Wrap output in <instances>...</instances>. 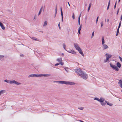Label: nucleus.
I'll return each instance as SVG.
<instances>
[{
	"mask_svg": "<svg viewBox=\"0 0 122 122\" xmlns=\"http://www.w3.org/2000/svg\"><path fill=\"white\" fill-rule=\"evenodd\" d=\"M75 72L77 73L78 75L80 76L81 78L85 80H86L88 78L87 74L84 73L81 69H76Z\"/></svg>",
	"mask_w": 122,
	"mask_h": 122,
	"instance_id": "nucleus-1",
	"label": "nucleus"
},
{
	"mask_svg": "<svg viewBox=\"0 0 122 122\" xmlns=\"http://www.w3.org/2000/svg\"><path fill=\"white\" fill-rule=\"evenodd\" d=\"M54 82L58 83L59 84H62L66 85H75V84L74 82H73L66 81H54Z\"/></svg>",
	"mask_w": 122,
	"mask_h": 122,
	"instance_id": "nucleus-2",
	"label": "nucleus"
},
{
	"mask_svg": "<svg viewBox=\"0 0 122 122\" xmlns=\"http://www.w3.org/2000/svg\"><path fill=\"white\" fill-rule=\"evenodd\" d=\"M9 83L10 84L14 83L17 85H19L21 84V83L18 82L15 80L9 81Z\"/></svg>",
	"mask_w": 122,
	"mask_h": 122,
	"instance_id": "nucleus-3",
	"label": "nucleus"
},
{
	"mask_svg": "<svg viewBox=\"0 0 122 122\" xmlns=\"http://www.w3.org/2000/svg\"><path fill=\"white\" fill-rule=\"evenodd\" d=\"M110 66L113 69L115 70L116 71H118L119 69L118 67L115 65H112L111 63H110Z\"/></svg>",
	"mask_w": 122,
	"mask_h": 122,
	"instance_id": "nucleus-4",
	"label": "nucleus"
},
{
	"mask_svg": "<svg viewBox=\"0 0 122 122\" xmlns=\"http://www.w3.org/2000/svg\"><path fill=\"white\" fill-rule=\"evenodd\" d=\"M74 47L76 50H78L79 49H80V48L79 47V45L77 43H74Z\"/></svg>",
	"mask_w": 122,
	"mask_h": 122,
	"instance_id": "nucleus-5",
	"label": "nucleus"
},
{
	"mask_svg": "<svg viewBox=\"0 0 122 122\" xmlns=\"http://www.w3.org/2000/svg\"><path fill=\"white\" fill-rule=\"evenodd\" d=\"M39 77V75L36 74H31L30 75L28 76V78H30L31 77Z\"/></svg>",
	"mask_w": 122,
	"mask_h": 122,
	"instance_id": "nucleus-6",
	"label": "nucleus"
},
{
	"mask_svg": "<svg viewBox=\"0 0 122 122\" xmlns=\"http://www.w3.org/2000/svg\"><path fill=\"white\" fill-rule=\"evenodd\" d=\"M51 76L50 74H41L39 75V77L45 76L47 77Z\"/></svg>",
	"mask_w": 122,
	"mask_h": 122,
	"instance_id": "nucleus-7",
	"label": "nucleus"
},
{
	"mask_svg": "<svg viewBox=\"0 0 122 122\" xmlns=\"http://www.w3.org/2000/svg\"><path fill=\"white\" fill-rule=\"evenodd\" d=\"M119 86L122 88V79L120 80L118 82Z\"/></svg>",
	"mask_w": 122,
	"mask_h": 122,
	"instance_id": "nucleus-8",
	"label": "nucleus"
},
{
	"mask_svg": "<svg viewBox=\"0 0 122 122\" xmlns=\"http://www.w3.org/2000/svg\"><path fill=\"white\" fill-rule=\"evenodd\" d=\"M77 50L78 51L79 53L81 54L82 56H84V54L81 48H80V49H79Z\"/></svg>",
	"mask_w": 122,
	"mask_h": 122,
	"instance_id": "nucleus-9",
	"label": "nucleus"
},
{
	"mask_svg": "<svg viewBox=\"0 0 122 122\" xmlns=\"http://www.w3.org/2000/svg\"><path fill=\"white\" fill-rule=\"evenodd\" d=\"M67 51L70 53H71L72 54H75L76 52L74 50H70L69 51Z\"/></svg>",
	"mask_w": 122,
	"mask_h": 122,
	"instance_id": "nucleus-10",
	"label": "nucleus"
},
{
	"mask_svg": "<svg viewBox=\"0 0 122 122\" xmlns=\"http://www.w3.org/2000/svg\"><path fill=\"white\" fill-rule=\"evenodd\" d=\"M61 21L62 22H63V13L61 7Z\"/></svg>",
	"mask_w": 122,
	"mask_h": 122,
	"instance_id": "nucleus-11",
	"label": "nucleus"
},
{
	"mask_svg": "<svg viewBox=\"0 0 122 122\" xmlns=\"http://www.w3.org/2000/svg\"><path fill=\"white\" fill-rule=\"evenodd\" d=\"M112 55L109 54H107V62L108 61V60L109 58H111Z\"/></svg>",
	"mask_w": 122,
	"mask_h": 122,
	"instance_id": "nucleus-12",
	"label": "nucleus"
},
{
	"mask_svg": "<svg viewBox=\"0 0 122 122\" xmlns=\"http://www.w3.org/2000/svg\"><path fill=\"white\" fill-rule=\"evenodd\" d=\"M105 100V99L104 98L101 97L100 99H99V102H100V103H101L102 102H103Z\"/></svg>",
	"mask_w": 122,
	"mask_h": 122,
	"instance_id": "nucleus-13",
	"label": "nucleus"
},
{
	"mask_svg": "<svg viewBox=\"0 0 122 122\" xmlns=\"http://www.w3.org/2000/svg\"><path fill=\"white\" fill-rule=\"evenodd\" d=\"M0 26L3 30H4L5 29V27L2 23L0 25Z\"/></svg>",
	"mask_w": 122,
	"mask_h": 122,
	"instance_id": "nucleus-14",
	"label": "nucleus"
},
{
	"mask_svg": "<svg viewBox=\"0 0 122 122\" xmlns=\"http://www.w3.org/2000/svg\"><path fill=\"white\" fill-rule=\"evenodd\" d=\"M103 50H104L107 48V45L106 44H103L102 46Z\"/></svg>",
	"mask_w": 122,
	"mask_h": 122,
	"instance_id": "nucleus-15",
	"label": "nucleus"
},
{
	"mask_svg": "<svg viewBox=\"0 0 122 122\" xmlns=\"http://www.w3.org/2000/svg\"><path fill=\"white\" fill-rule=\"evenodd\" d=\"M81 13L80 14V15L78 17V25H79L80 24V18L81 16Z\"/></svg>",
	"mask_w": 122,
	"mask_h": 122,
	"instance_id": "nucleus-16",
	"label": "nucleus"
},
{
	"mask_svg": "<svg viewBox=\"0 0 122 122\" xmlns=\"http://www.w3.org/2000/svg\"><path fill=\"white\" fill-rule=\"evenodd\" d=\"M43 7V6H42L41 7V9L39 11L38 13V15H40V14H41V13L42 11V10Z\"/></svg>",
	"mask_w": 122,
	"mask_h": 122,
	"instance_id": "nucleus-17",
	"label": "nucleus"
},
{
	"mask_svg": "<svg viewBox=\"0 0 122 122\" xmlns=\"http://www.w3.org/2000/svg\"><path fill=\"white\" fill-rule=\"evenodd\" d=\"M56 61L58 62H61L62 61V59L61 58V57L60 58H59L57 59Z\"/></svg>",
	"mask_w": 122,
	"mask_h": 122,
	"instance_id": "nucleus-18",
	"label": "nucleus"
},
{
	"mask_svg": "<svg viewBox=\"0 0 122 122\" xmlns=\"http://www.w3.org/2000/svg\"><path fill=\"white\" fill-rule=\"evenodd\" d=\"M47 21H45L44 22V24L43 26H47Z\"/></svg>",
	"mask_w": 122,
	"mask_h": 122,
	"instance_id": "nucleus-19",
	"label": "nucleus"
},
{
	"mask_svg": "<svg viewBox=\"0 0 122 122\" xmlns=\"http://www.w3.org/2000/svg\"><path fill=\"white\" fill-rule=\"evenodd\" d=\"M102 45L104 44L105 43V42H104V37L103 36L102 37Z\"/></svg>",
	"mask_w": 122,
	"mask_h": 122,
	"instance_id": "nucleus-20",
	"label": "nucleus"
},
{
	"mask_svg": "<svg viewBox=\"0 0 122 122\" xmlns=\"http://www.w3.org/2000/svg\"><path fill=\"white\" fill-rule=\"evenodd\" d=\"M117 66L119 68H120L121 67V64L119 62H117Z\"/></svg>",
	"mask_w": 122,
	"mask_h": 122,
	"instance_id": "nucleus-21",
	"label": "nucleus"
},
{
	"mask_svg": "<svg viewBox=\"0 0 122 122\" xmlns=\"http://www.w3.org/2000/svg\"><path fill=\"white\" fill-rule=\"evenodd\" d=\"M119 32V29L117 28V33L116 34V36H117L118 35V33Z\"/></svg>",
	"mask_w": 122,
	"mask_h": 122,
	"instance_id": "nucleus-22",
	"label": "nucleus"
},
{
	"mask_svg": "<svg viewBox=\"0 0 122 122\" xmlns=\"http://www.w3.org/2000/svg\"><path fill=\"white\" fill-rule=\"evenodd\" d=\"M64 69L66 71V72H68L69 70H68V67H66L64 68Z\"/></svg>",
	"mask_w": 122,
	"mask_h": 122,
	"instance_id": "nucleus-23",
	"label": "nucleus"
},
{
	"mask_svg": "<svg viewBox=\"0 0 122 122\" xmlns=\"http://www.w3.org/2000/svg\"><path fill=\"white\" fill-rule=\"evenodd\" d=\"M107 105L111 106L113 105V104L112 103H109L107 102Z\"/></svg>",
	"mask_w": 122,
	"mask_h": 122,
	"instance_id": "nucleus-24",
	"label": "nucleus"
},
{
	"mask_svg": "<svg viewBox=\"0 0 122 122\" xmlns=\"http://www.w3.org/2000/svg\"><path fill=\"white\" fill-rule=\"evenodd\" d=\"M102 106H105L106 105V104L105 103L103 102L100 103Z\"/></svg>",
	"mask_w": 122,
	"mask_h": 122,
	"instance_id": "nucleus-25",
	"label": "nucleus"
},
{
	"mask_svg": "<svg viewBox=\"0 0 122 122\" xmlns=\"http://www.w3.org/2000/svg\"><path fill=\"white\" fill-rule=\"evenodd\" d=\"M4 91L3 90H2L1 91H0V95L2 94L4 92Z\"/></svg>",
	"mask_w": 122,
	"mask_h": 122,
	"instance_id": "nucleus-26",
	"label": "nucleus"
},
{
	"mask_svg": "<svg viewBox=\"0 0 122 122\" xmlns=\"http://www.w3.org/2000/svg\"><path fill=\"white\" fill-rule=\"evenodd\" d=\"M91 3H90V4H89V7H88V11H89L90 10V8L91 7Z\"/></svg>",
	"mask_w": 122,
	"mask_h": 122,
	"instance_id": "nucleus-27",
	"label": "nucleus"
},
{
	"mask_svg": "<svg viewBox=\"0 0 122 122\" xmlns=\"http://www.w3.org/2000/svg\"><path fill=\"white\" fill-rule=\"evenodd\" d=\"M31 38L33 40H34L35 41H37L38 40L37 39H36V38L34 37H32Z\"/></svg>",
	"mask_w": 122,
	"mask_h": 122,
	"instance_id": "nucleus-28",
	"label": "nucleus"
},
{
	"mask_svg": "<svg viewBox=\"0 0 122 122\" xmlns=\"http://www.w3.org/2000/svg\"><path fill=\"white\" fill-rule=\"evenodd\" d=\"M94 99L95 100H97L99 101V99L97 97H95L94 98Z\"/></svg>",
	"mask_w": 122,
	"mask_h": 122,
	"instance_id": "nucleus-29",
	"label": "nucleus"
},
{
	"mask_svg": "<svg viewBox=\"0 0 122 122\" xmlns=\"http://www.w3.org/2000/svg\"><path fill=\"white\" fill-rule=\"evenodd\" d=\"M82 24H81V25H80L79 28L78 30H81V27H82Z\"/></svg>",
	"mask_w": 122,
	"mask_h": 122,
	"instance_id": "nucleus-30",
	"label": "nucleus"
},
{
	"mask_svg": "<svg viewBox=\"0 0 122 122\" xmlns=\"http://www.w3.org/2000/svg\"><path fill=\"white\" fill-rule=\"evenodd\" d=\"M105 56L106 57V59H105L104 60V61L105 62H107V53H106L105 54Z\"/></svg>",
	"mask_w": 122,
	"mask_h": 122,
	"instance_id": "nucleus-31",
	"label": "nucleus"
},
{
	"mask_svg": "<svg viewBox=\"0 0 122 122\" xmlns=\"http://www.w3.org/2000/svg\"><path fill=\"white\" fill-rule=\"evenodd\" d=\"M121 21H120V23H119V26H118V29H119V28H120V26H121Z\"/></svg>",
	"mask_w": 122,
	"mask_h": 122,
	"instance_id": "nucleus-32",
	"label": "nucleus"
},
{
	"mask_svg": "<svg viewBox=\"0 0 122 122\" xmlns=\"http://www.w3.org/2000/svg\"><path fill=\"white\" fill-rule=\"evenodd\" d=\"M64 64V63L63 62H59V64H60L62 66Z\"/></svg>",
	"mask_w": 122,
	"mask_h": 122,
	"instance_id": "nucleus-33",
	"label": "nucleus"
},
{
	"mask_svg": "<svg viewBox=\"0 0 122 122\" xmlns=\"http://www.w3.org/2000/svg\"><path fill=\"white\" fill-rule=\"evenodd\" d=\"M94 32L93 31L92 32V36L91 37V38H92L93 36H94Z\"/></svg>",
	"mask_w": 122,
	"mask_h": 122,
	"instance_id": "nucleus-34",
	"label": "nucleus"
},
{
	"mask_svg": "<svg viewBox=\"0 0 122 122\" xmlns=\"http://www.w3.org/2000/svg\"><path fill=\"white\" fill-rule=\"evenodd\" d=\"M4 81L5 82H7V83H8L9 82V81L8 80H4Z\"/></svg>",
	"mask_w": 122,
	"mask_h": 122,
	"instance_id": "nucleus-35",
	"label": "nucleus"
},
{
	"mask_svg": "<svg viewBox=\"0 0 122 122\" xmlns=\"http://www.w3.org/2000/svg\"><path fill=\"white\" fill-rule=\"evenodd\" d=\"M83 107H80L78 108V109H80L81 110H82L83 109Z\"/></svg>",
	"mask_w": 122,
	"mask_h": 122,
	"instance_id": "nucleus-36",
	"label": "nucleus"
},
{
	"mask_svg": "<svg viewBox=\"0 0 122 122\" xmlns=\"http://www.w3.org/2000/svg\"><path fill=\"white\" fill-rule=\"evenodd\" d=\"M4 56L3 55H0V59L3 58Z\"/></svg>",
	"mask_w": 122,
	"mask_h": 122,
	"instance_id": "nucleus-37",
	"label": "nucleus"
},
{
	"mask_svg": "<svg viewBox=\"0 0 122 122\" xmlns=\"http://www.w3.org/2000/svg\"><path fill=\"white\" fill-rule=\"evenodd\" d=\"M63 48H64V49H65V50H66V46L65 45V44H63Z\"/></svg>",
	"mask_w": 122,
	"mask_h": 122,
	"instance_id": "nucleus-38",
	"label": "nucleus"
},
{
	"mask_svg": "<svg viewBox=\"0 0 122 122\" xmlns=\"http://www.w3.org/2000/svg\"><path fill=\"white\" fill-rule=\"evenodd\" d=\"M58 26L59 27V28L60 29V30L61 29V27L60 26V23H59L58 24Z\"/></svg>",
	"mask_w": 122,
	"mask_h": 122,
	"instance_id": "nucleus-39",
	"label": "nucleus"
},
{
	"mask_svg": "<svg viewBox=\"0 0 122 122\" xmlns=\"http://www.w3.org/2000/svg\"><path fill=\"white\" fill-rule=\"evenodd\" d=\"M72 18H73V19H75V16H74V13L72 15Z\"/></svg>",
	"mask_w": 122,
	"mask_h": 122,
	"instance_id": "nucleus-40",
	"label": "nucleus"
},
{
	"mask_svg": "<svg viewBox=\"0 0 122 122\" xmlns=\"http://www.w3.org/2000/svg\"><path fill=\"white\" fill-rule=\"evenodd\" d=\"M116 4H117V1H116L115 3V5H114V9H115L116 8Z\"/></svg>",
	"mask_w": 122,
	"mask_h": 122,
	"instance_id": "nucleus-41",
	"label": "nucleus"
},
{
	"mask_svg": "<svg viewBox=\"0 0 122 122\" xmlns=\"http://www.w3.org/2000/svg\"><path fill=\"white\" fill-rule=\"evenodd\" d=\"M119 58L120 60L122 62V58L120 56H119Z\"/></svg>",
	"mask_w": 122,
	"mask_h": 122,
	"instance_id": "nucleus-42",
	"label": "nucleus"
},
{
	"mask_svg": "<svg viewBox=\"0 0 122 122\" xmlns=\"http://www.w3.org/2000/svg\"><path fill=\"white\" fill-rule=\"evenodd\" d=\"M59 64V63H57L55 65V66H58Z\"/></svg>",
	"mask_w": 122,
	"mask_h": 122,
	"instance_id": "nucleus-43",
	"label": "nucleus"
},
{
	"mask_svg": "<svg viewBox=\"0 0 122 122\" xmlns=\"http://www.w3.org/2000/svg\"><path fill=\"white\" fill-rule=\"evenodd\" d=\"M80 31L81 30H78V32L79 34H81Z\"/></svg>",
	"mask_w": 122,
	"mask_h": 122,
	"instance_id": "nucleus-44",
	"label": "nucleus"
},
{
	"mask_svg": "<svg viewBox=\"0 0 122 122\" xmlns=\"http://www.w3.org/2000/svg\"><path fill=\"white\" fill-rule=\"evenodd\" d=\"M103 23L102 21L101 22V27H102L103 26Z\"/></svg>",
	"mask_w": 122,
	"mask_h": 122,
	"instance_id": "nucleus-45",
	"label": "nucleus"
},
{
	"mask_svg": "<svg viewBox=\"0 0 122 122\" xmlns=\"http://www.w3.org/2000/svg\"><path fill=\"white\" fill-rule=\"evenodd\" d=\"M57 9L56 8L55 9V12L56 13H57Z\"/></svg>",
	"mask_w": 122,
	"mask_h": 122,
	"instance_id": "nucleus-46",
	"label": "nucleus"
},
{
	"mask_svg": "<svg viewBox=\"0 0 122 122\" xmlns=\"http://www.w3.org/2000/svg\"><path fill=\"white\" fill-rule=\"evenodd\" d=\"M57 13H56V12H55V15H54V18L55 17L56 15V14H57Z\"/></svg>",
	"mask_w": 122,
	"mask_h": 122,
	"instance_id": "nucleus-47",
	"label": "nucleus"
},
{
	"mask_svg": "<svg viewBox=\"0 0 122 122\" xmlns=\"http://www.w3.org/2000/svg\"><path fill=\"white\" fill-rule=\"evenodd\" d=\"M8 11L9 12H10L11 13H12V12H11V11L10 10H8Z\"/></svg>",
	"mask_w": 122,
	"mask_h": 122,
	"instance_id": "nucleus-48",
	"label": "nucleus"
},
{
	"mask_svg": "<svg viewBox=\"0 0 122 122\" xmlns=\"http://www.w3.org/2000/svg\"><path fill=\"white\" fill-rule=\"evenodd\" d=\"M68 5L69 6V7H70V4H69V3L68 2Z\"/></svg>",
	"mask_w": 122,
	"mask_h": 122,
	"instance_id": "nucleus-49",
	"label": "nucleus"
},
{
	"mask_svg": "<svg viewBox=\"0 0 122 122\" xmlns=\"http://www.w3.org/2000/svg\"><path fill=\"white\" fill-rule=\"evenodd\" d=\"M98 18H99V17L98 16L97 18V19H96V20H98Z\"/></svg>",
	"mask_w": 122,
	"mask_h": 122,
	"instance_id": "nucleus-50",
	"label": "nucleus"
},
{
	"mask_svg": "<svg viewBox=\"0 0 122 122\" xmlns=\"http://www.w3.org/2000/svg\"><path fill=\"white\" fill-rule=\"evenodd\" d=\"M36 15L34 17V19H35H35H36Z\"/></svg>",
	"mask_w": 122,
	"mask_h": 122,
	"instance_id": "nucleus-51",
	"label": "nucleus"
},
{
	"mask_svg": "<svg viewBox=\"0 0 122 122\" xmlns=\"http://www.w3.org/2000/svg\"><path fill=\"white\" fill-rule=\"evenodd\" d=\"M109 6V5H108V6L107 7V10H108Z\"/></svg>",
	"mask_w": 122,
	"mask_h": 122,
	"instance_id": "nucleus-52",
	"label": "nucleus"
},
{
	"mask_svg": "<svg viewBox=\"0 0 122 122\" xmlns=\"http://www.w3.org/2000/svg\"><path fill=\"white\" fill-rule=\"evenodd\" d=\"M20 56H23V54L20 55Z\"/></svg>",
	"mask_w": 122,
	"mask_h": 122,
	"instance_id": "nucleus-53",
	"label": "nucleus"
},
{
	"mask_svg": "<svg viewBox=\"0 0 122 122\" xmlns=\"http://www.w3.org/2000/svg\"><path fill=\"white\" fill-rule=\"evenodd\" d=\"M118 11H119V10H118V11H117V14H118Z\"/></svg>",
	"mask_w": 122,
	"mask_h": 122,
	"instance_id": "nucleus-54",
	"label": "nucleus"
},
{
	"mask_svg": "<svg viewBox=\"0 0 122 122\" xmlns=\"http://www.w3.org/2000/svg\"><path fill=\"white\" fill-rule=\"evenodd\" d=\"M57 8V5H56V8Z\"/></svg>",
	"mask_w": 122,
	"mask_h": 122,
	"instance_id": "nucleus-55",
	"label": "nucleus"
},
{
	"mask_svg": "<svg viewBox=\"0 0 122 122\" xmlns=\"http://www.w3.org/2000/svg\"><path fill=\"white\" fill-rule=\"evenodd\" d=\"M98 20H96V23L97 24V21H98Z\"/></svg>",
	"mask_w": 122,
	"mask_h": 122,
	"instance_id": "nucleus-56",
	"label": "nucleus"
},
{
	"mask_svg": "<svg viewBox=\"0 0 122 122\" xmlns=\"http://www.w3.org/2000/svg\"><path fill=\"white\" fill-rule=\"evenodd\" d=\"M110 1H109V2H108V4H110Z\"/></svg>",
	"mask_w": 122,
	"mask_h": 122,
	"instance_id": "nucleus-57",
	"label": "nucleus"
},
{
	"mask_svg": "<svg viewBox=\"0 0 122 122\" xmlns=\"http://www.w3.org/2000/svg\"><path fill=\"white\" fill-rule=\"evenodd\" d=\"M87 17H86V18H85V19L86 20L87 19Z\"/></svg>",
	"mask_w": 122,
	"mask_h": 122,
	"instance_id": "nucleus-58",
	"label": "nucleus"
},
{
	"mask_svg": "<svg viewBox=\"0 0 122 122\" xmlns=\"http://www.w3.org/2000/svg\"><path fill=\"white\" fill-rule=\"evenodd\" d=\"M73 6L74 7V8H76V7L74 5H73Z\"/></svg>",
	"mask_w": 122,
	"mask_h": 122,
	"instance_id": "nucleus-59",
	"label": "nucleus"
},
{
	"mask_svg": "<svg viewBox=\"0 0 122 122\" xmlns=\"http://www.w3.org/2000/svg\"><path fill=\"white\" fill-rule=\"evenodd\" d=\"M105 102H106V103H107V101H105Z\"/></svg>",
	"mask_w": 122,
	"mask_h": 122,
	"instance_id": "nucleus-60",
	"label": "nucleus"
},
{
	"mask_svg": "<svg viewBox=\"0 0 122 122\" xmlns=\"http://www.w3.org/2000/svg\"><path fill=\"white\" fill-rule=\"evenodd\" d=\"M120 0H119V1H118V2L119 3V2H120Z\"/></svg>",
	"mask_w": 122,
	"mask_h": 122,
	"instance_id": "nucleus-61",
	"label": "nucleus"
},
{
	"mask_svg": "<svg viewBox=\"0 0 122 122\" xmlns=\"http://www.w3.org/2000/svg\"><path fill=\"white\" fill-rule=\"evenodd\" d=\"M105 22H106V19H105Z\"/></svg>",
	"mask_w": 122,
	"mask_h": 122,
	"instance_id": "nucleus-62",
	"label": "nucleus"
},
{
	"mask_svg": "<svg viewBox=\"0 0 122 122\" xmlns=\"http://www.w3.org/2000/svg\"><path fill=\"white\" fill-rule=\"evenodd\" d=\"M109 21V20L108 19H107V22H108Z\"/></svg>",
	"mask_w": 122,
	"mask_h": 122,
	"instance_id": "nucleus-63",
	"label": "nucleus"
},
{
	"mask_svg": "<svg viewBox=\"0 0 122 122\" xmlns=\"http://www.w3.org/2000/svg\"><path fill=\"white\" fill-rule=\"evenodd\" d=\"M62 55H63H63H64V54L63 53H62Z\"/></svg>",
	"mask_w": 122,
	"mask_h": 122,
	"instance_id": "nucleus-64",
	"label": "nucleus"
}]
</instances>
